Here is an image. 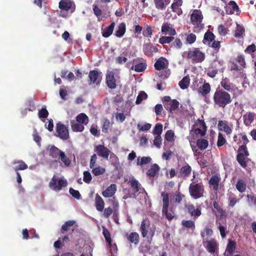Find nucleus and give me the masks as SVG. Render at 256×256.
I'll return each mask as SVG.
<instances>
[{
    "mask_svg": "<svg viewBox=\"0 0 256 256\" xmlns=\"http://www.w3.org/2000/svg\"><path fill=\"white\" fill-rule=\"evenodd\" d=\"M214 105L218 108H224L226 106L232 102L231 96L229 93L223 90L216 89L213 96Z\"/></svg>",
    "mask_w": 256,
    "mask_h": 256,
    "instance_id": "1",
    "label": "nucleus"
},
{
    "mask_svg": "<svg viewBox=\"0 0 256 256\" xmlns=\"http://www.w3.org/2000/svg\"><path fill=\"white\" fill-rule=\"evenodd\" d=\"M186 54V58L190 60L193 64L201 63L205 59V54L202 52L199 48H192L188 52L184 53L182 56Z\"/></svg>",
    "mask_w": 256,
    "mask_h": 256,
    "instance_id": "2",
    "label": "nucleus"
},
{
    "mask_svg": "<svg viewBox=\"0 0 256 256\" xmlns=\"http://www.w3.org/2000/svg\"><path fill=\"white\" fill-rule=\"evenodd\" d=\"M190 196L195 200L202 198L204 192V187L202 182H192L188 188Z\"/></svg>",
    "mask_w": 256,
    "mask_h": 256,
    "instance_id": "3",
    "label": "nucleus"
},
{
    "mask_svg": "<svg viewBox=\"0 0 256 256\" xmlns=\"http://www.w3.org/2000/svg\"><path fill=\"white\" fill-rule=\"evenodd\" d=\"M250 154L246 146L242 144L240 146L238 150L236 159L240 166L244 168L247 167V162Z\"/></svg>",
    "mask_w": 256,
    "mask_h": 256,
    "instance_id": "4",
    "label": "nucleus"
},
{
    "mask_svg": "<svg viewBox=\"0 0 256 256\" xmlns=\"http://www.w3.org/2000/svg\"><path fill=\"white\" fill-rule=\"evenodd\" d=\"M161 196L162 202V214L164 215L168 220H172L174 218V214L172 210H170V212L168 211L170 204L169 195L166 192H161Z\"/></svg>",
    "mask_w": 256,
    "mask_h": 256,
    "instance_id": "5",
    "label": "nucleus"
},
{
    "mask_svg": "<svg viewBox=\"0 0 256 256\" xmlns=\"http://www.w3.org/2000/svg\"><path fill=\"white\" fill-rule=\"evenodd\" d=\"M202 12L200 10H194L190 14V20L194 26L195 31H199L204 28V24H202L203 20Z\"/></svg>",
    "mask_w": 256,
    "mask_h": 256,
    "instance_id": "6",
    "label": "nucleus"
},
{
    "mask_svg": "<svg viewBox=\"0 0 256 256\" xmlns=\"http://www.w3.org/2000/svg\"><path fill=\"white\" fill-rule=\"evenodd\" d=\"M206 130H204L200 128L192 126V128L190 133V136L188 140L190 142L191 147L193 150L196 148L195 146L192 145V142H194V140L197 139L200 136H202L206 134Z\"/></svg>",
    "mask_w": 256,
    "mask_h": 256,
    "instance_id": "7",
    "label": "nucleus"
},
{
    "mask_svg": "<svg viewBox=\"0 0 256 256\" xmlns=\"http://www.w3.org/2000/svg\"><path fill=\"white\" fill-rule=\"evenodd\" d=\"M68 185L66 180L60 178L58 180L54 176L51 179L49 186L52 190L55 191H60L62 187H66Z\"/></svg>",
    "mask_w": 256,
    "mask_h": 256,
    "instance_id": "8",
    "label": "nucleus"
},
{
    "mask_svg": "<svg viewBox=\"0 0 256 256\" xmlns=\"http://www.w3.org/2000/svg\"><path fill=\"white\" fill-rule=\"evenodd\" d=\"M203 244L208 252L211 254L216 252L218 250V244L214 238L210 240L206 239L203 241Z\"/></svg>",
    "mask_w": 256,
    "mask_h": 256,
    "instance_id": "9",
    "label": "nucleus"
},
{
    "mask_svg": "<svg viewBox=\"0 0 256 256\" xmlns=\"http://www.w3.org/2000/svg\"><path fill=\"white\" fill-rule=\"evenodd\" d=\"M56 132L58 136L63 140H66L69 138V133L68 128L60 122H58L56 125Z\"/></svg>",
    "mask_w": 256,
    "mask_h": 256,
    "instance_id": "10",
    "label": "nucleus"
},
{
    "mask_svg": "<svg viewBox=\"0 0 256 256\" xmlns=\"http://www.w3.org/2000/svg\"><path fill=\"white\" fill-rule=\"evenodd\" d=\"M186 212L190 215L194 219L197 218L201 214V208H196L192 204H188L184 206Z\"/></svg>",
    "mask_w": 256,
    "mask_h": 256,
    "instance_id": "11",
    "label": "nucleus"
},
{
    "mask_svg": "<svg viewBox=\"0 0 256 256\" xmlns=\"http://www.w3.org/2000/svg\"><path fill=\"white\" fill-rule=\"evenodd\" d=\"M218 127L219 130L223 131L228 135L232 133L233 124L232 123L228 124L226 121L220 120L218 122Z\"/></svg>",
    "mask_w": 256,
    "mask_h": 256,
    "instance_id": "12",
    "label": "nucleus"
},
{
    "mask_svg": "<svg viewBox=\"0 0 256 256\" xmlns=\"http://www.w3.org/2000/svg\"><path fill=\"white\" fill-rule=\"evenodd\" d=\"M94 152L97 154L104 159L108 160L110 153V150L102 144H98L94 148Z\"/></svg>",
    "mask_w": 256,
    "mask_h": 256,
    "instance_id": "13",
    "label": "nucleus"
},
{
    "mask_svg": "<svg viewBox=\"0 0 256 256\" xmlns=\"http://www.w3.org/2000/svg\"><path fill=\"white\" fill-rule=\"evenodd\" d=\"M106 83L107 86L112 90L116 88V80L112 72H108L106 75Z\"/></svg>",
    "mask_w": 256,
    "mask_h": 256,
    "instance_id": "14",
    "label": "nucleus"
},
{
    "mask_svg": "<svg viewBox=\"0 0 256 256\" xmlns=\"http://www.w3.org/2000/svg\"><path fill=\"white\" fill-rule=\"evenodd\" d=\"M88 82L90 84L94 83L97 84H100L102 80V76H99L98 72L97 70H90L88 74Z\"/></svg>",
    "mask_w": 256,
    "mask_h": 256,
    "instance_id": "15",
    "label": "nucleus"
},
{
    "mask_svg": "<svg viewBox=\"0 0 256 256\" xmlns=\"http://www.w3.org/2000/svg\"><path fill=\"white\" fill-rule=\"evenodd\" d=\"M161 31L164 34L174 36L176 32L174 28H173L170 24L164 22L162 26Z\"/></svg>",
    "mask_w": 256,
    "mask_h": 256,
    "instance_id": "16",
    "label": "nucleus"
},
{
    "mask_svg": "<svg viewBox=\"0 0 256 256\" xmlns=\"http://www.w3.org/2000/svg\"><path fill=\"white\" fill-rule=\"evenodd\" d=\"M112 202V205L114 208L113 218L115 222L118 224V208L119 204L115 197L110 200Z\"/></svg>",
    "mask_w": 256,
    "mask_h": 256,
    "instance_id": "17",
    "label": "nucleus"
},
{
    "mask_svg": "<svg viewBox=\"0 0 256 256\" xmlns=\"http://www.w3.org/2000/svg\"><path fill=\"white\" fill-rule=\"evenodd\" d=\"M192 170L191 166L189 164H186L180 169L178 176L186 179L190 175Z\"/></svg>",
    "mask_w": 256,
    "mask_h": 256,
    "instance_id": "18",
    "label": "nucleus"
},
{
    "mask_svg": "<svg viewBox=\"0 0 256 256\" xmlns=\"http://www.w3.org/2000/svg\"><path fill=\"white\" fill-rule=\"evenodd\" d=\"M168 60L163 57H161L156 62L154 66L156 70H160L164 69L168 66Z\"/></svg>",
    "mask_w": 256,
    "mask_h": 256,
    "instance_id": "19",
    "label": "nucleus"
},
{
    "mask_svg": "<svg viewBox=\"0 0 256 256\" xmlns=\"http://www.w3.org/2000/svg\"><path fill=\"white\" fill-rule=\"evenodd\" d=\"M116 191V186L115 184H111L104 191L102 192V195L104 198H111Z\"/></svg>",
    "mask_w": 256,
    "mask_h": 256,
    "instance_id": "20",
    "label": "nucleus"
},
{
    "mask_svg": "<svg viewBox=\"0 0 256 256\" xmlns=\"http://www.w3.org/2000/svg\"><path fill=\"white\" fill-rule=\"evenodd\" d=\"M236 242L234 240H228L226 248L224 252L225 256H230L234 252L236 249Z\"/></svg>",
    "mask_w": 256,
    "mask_h": 256,
    "instance_id": "21",
    "label": "nucleus"
},
{
    "mask_svg": "<svg viewBox=\"0 0 256 256\" xmlns=\"http://www.w3.org/2000/svg\"><path fill=\"white\" fill-rule=\"evenodd\" d=\"M137 60H133V63L136 64L134 66L133 64L130 67V70H134L138 72H144L146 68V64L145 62L137 63Z\"/></svg>",
    "mask_w": 256,
    "mask_h": 256,
    "instance_id": "22",
    "label": "nucleus"
},
{
    "mask_svg": "<svg viewBox=\"0 0 256 256\" xmlns=\"http://www.w3.org/2000/svg\"><path fill=\"white\" fill-rule=\"evenodd\" d=\"M244 123L246 126H250L254 122L255 118V114L254 112H249L243 116Z\"/></svg>",
    "mask_w": 256,
    "mask_h": 256,
    "instance_id": "23",
    "label": "nucleus"
},
{
    "mask_svg": "<svg viewBox=\"0 0 256 256\" xmlns=\"http://www.w3.org/2000/svg\"><path fill=\"white\" fill-rule=\"evenodd\" d=\"M179 102L176 99L172 100L170 103H164V108L170 112H172L178 109Z\"/></svg>",
    "mask_w": 256,
    "mask_h": 256,
    "instance_id": "24",
    "label": "nucleus"
},
{
    "mask_svg": "<svg viewBox=\"0 0 256 256\" xmlns=\"http://www.w3.org/2000/svg\"><path fill=\"white\" fill-rule=\"evenodd\" d=\"M95 206L96 210L98 212H102L104 210V202L102 197L98 194H96L95 196Z\"/></svg>",
    "mask_w": 256,
    "mask_h": 256,
    "instance_id": "25",
    "label": "nucleus"
},
{
    "mask_svg": "<svg viewBox=\"0 0 256 256\" xmlns=\"http://www.w3.org/2000/svg\"><path fill=\"white\" fill-rule=\"evenodd\" d=\"M213 206L214 208L216 210L217 212L219 214V216L220 218H226L228 216V214L226 212V210H223L222 207V205L218 203L217 201L213 202Z\"/></svg>",
    "mask_w": 256,
    "mask_h": 256,
    "instance_id": "26",
    "label": "nucleus"
},
{
    "mask_svg": "<svg viewBox=\"0 0 256 256\" xmlns=\"http://www.w3.org/2000/svg\"><path fill=\"white\" fill-rule=\"evenodd\" d=\"M246 182L245 180L242 178L238 180L236 184V188L240 193L244 192L246 189Z\"/></svg>",
    "mask_w": 256,
    "mask_h": 256,
    "instance_id": "27",
    "label": "nucleus"
},
{
    "mask_svg": "<svg viewBox=\"0 0 256 256\" xmlns=\"http://www.w3.org/2000/svg\"><path fill=\"white\" fill-rule=\"evenodd\" d=\"M62 151L54 146H52L48 150V155L53 158H58Z\"/></svg>",
    "mask_w": 256,
    "mask_h": 256,
    "instance_id": "28",
    "label": "nucleus"
},
{
    "mask_svg": "<svg viewBox=\"0 0 256 256\" xmlns=\"http://www.w3.org/2000/svg\"><path fill=\"white\" fill-rule=\"evenodd\" d=\"M156 8L160 10H165L166 6L169 4L170 0H154Z\"/></svg>",
    "mask_w": 256,
    "mask_h": 256,
    "instance_id": "29",
    "label": "nucleus"
},
{
    "mask_svg": "<svg viewBox=\"0 0 256 256\" xmlns=\"http://www.w3.org/2000/svg\"><path fill=\"white\" fill-rule=\"evenodd\" d=\"M12 164L16 165L14 168L16 172H18V170H25L28 168V165L22 160L14 161Z\"/></svg>",
    "mask_w": 256,
    "mask_h": 256,
    "instance_id": "30",
    "label": "nucleus"
},
{
    "mask_svg": "<svg viewBox=\"0 0 256 256\" xmlns=\"http://www.w3.org/2000/svg\"><path fill=\"white\" fill-rule=\"evenodd\" d=\"M160 170V167L156 164L151 165L150 169L148 170L146 174L150 177H154Z\"/></svg>",
    "mask_w": 256,
    "mask_h": 256,
    "instance_id": "31",
    "label": "nucleus"
},
{
    "mask_svg": "<svg viewBox=\"0 0 256 256\" xmlns=\"http://www.w3.org/2000/svg\"><path fill=\"white\" fill-rule=\"evenodd\" d=\"M114 26H115V23H114V22H112L110 24V26L106 27L102 32V36L104 38H107L109 37L110 36H111L113 32Z\"/></svg>",
    "mask_w": 256,
    "mask_h": 256,
    "instance_id": "32",
    "label": "nucleus"
},
{
    "mask_svg": "<svg viewBox=\"0 0 256 256\" xmlns=\"http://www.w3.org/2000/svg\"><path fill=\"white\" fill-rule=\"evenodd\" d=\"M72 129L75 132H82L84 130V127L83 124L72 120L70 121Z\"/></svg>",
    "mask_w": 256,
    "mask_h": 256,
    "instance_id": "33",
    "label": "nucleus"
},
{
    "mask_svg": "<svg viewBox=\"0 0 256 256\" xmlns=\"http://www.w3.org/2000/svg\"><path fill=\"white\" fill-rule=\"evenodd\" d=\"M211 90L210 86L209 83L204 82L198 88V92L200 93L203 96H206L210 93Z\"/></svg>",
    "mask_w": 256,
    "mask_h": 256,
    "instance_id": "34",
    "label": "nucleus"
},
{
    "mask_svg": "<svg viewBox=\"0 0 256 256\" xmlns=\"http://www.w3.org/2000/svg\"><path fill=\"white\" fill-rule=\"evenodd\" d=\"M72 6V2L68 0H62L59 2V8L67 12L71 8Z\"/></svg>",
    "mask_w": 256,
    "mask_h": 256,
    "instance_id": "35",
    "label": "nucleus"
},
{
    "mask_svg": "<svg viewBox=\"0 0 256 256\" xmlns=\"http://www.w3.org/2000/svg\"><path fill=\"white\" fill-rule=\"evenodd\" d=\"M220 181V178L218 176L214 175L210 178L208 182L210 185L213 186V189L216 190L218 188Z\"/></svg>",
    "mask_w": 256,
    "mask_h": 256,
    "instance_id": "36",
    "label": "nucleus"
},
{
    "mask_svg": "<svg viewBox=\"0 0 256 256\" xmlns=\"http://www.w3.org/2000/svg\"><path fill=\"white\" fill-rule=\"evenodd\" d=\"M128 240L135 245H137L140 242L139 234L136 232H131L128 237Z\"/></svg>",
    "mask_w": 256,
    "mask_h": 256,
    "instance_id": "37",
    "label": "nucleus"
},
{
    "mask_svg": "<svg viewBox=\"0 0 256 256\" xmlns=\"http://www.w3.org/2000/svg\"><path fill=\"white\" fill-rule=\"evenodd\" d=\"M126 24L124 22L120 23L118 26V30L115 32V36L118 38H122L126 32Z\"/></svg>",
    "mask_w": 256,
    "mask_h": 256,
    "instance_id": "38",
    "label": "nucleus"
},
{
    "mask_svg": "<svg viewBox=\"0 0 256 256\" xmlns=\"http://www.w3.org/2000/svg\"><path fill=\"white\" fill-rule=\"evenodd\" d=\"M220 84L222 86L226 91L231 92L232 90V84L228 78H222Z\"/></svg>",
    "mask_w": 256,
    "mask_h": 256,
    "instance_id": "39",
    "label": "nucleus"
},
{
    "mask_svg": "<svg viewBox=\"0 0 256 256\" xmlns=\"http://www.w3.org/2000/svg\"><path fill=\"white\" fill-rule=\"evenodd\" d=\"M208 145V140L204 138H200L196 141V146L200 150H206Z\"/></svg>",
    "mask_w": 256,
    "mask_h": 256,
    "instance_id": "40",
    "label": "nucleus"
},
{
    "mask_svg": "<svg viewBox=\"0 0 256 256\" xmlns=\"http://www.w3.org/2000/svg\"><path fill=\"white\" fill-rule=\"evenodd\" d=\"M76 121L82 124H86L88 122V118L85 114L80 113L76 116Z\"/></svg>",
    "mask_w": 256,
    "mask_h": 256,
    "instance_id": "41",
    "label": "nucleus"
},
{
    "mask_svg": "<svg viewBox=\"0 0 256 256\" xmlns=\"http://www.w3.org/2000/svg\"><path fill=\"white\" fill-rule=\"evenodd\" d=\"M190 82V78L189 76H186L179 82L178 85L182 89L184 90L188 87Z\"/></svg>",
    "mask_w": 256,
    "mask_h": 256,
    "instance_id": "42",
    "label": "nucleus"
},
{
    "mask_svg": "<svg viewBox=\"0 0 256 256\" xmlns=\"http://www.w3.org/2000/svg\"><path fill=\"white\" fill-rule=\"evenodd\" d=\"M216 64H213L211 67L208 68L207 71V74L210 77L214 78L218 72V69L216 68Z\"/></svg>",
    "mask_w": 256,
    "mask_h": 256,
    "instance_id": "43",
    "label": "nucleus"
},
{
    "mask_svg": "<svg viewBox=\"0 0 256 256\" xmlns=\"http://www.w3.org/2000/svg\"><path fill=\"white\" fill-rule=\"evenodd\" d=\"M152 160V159L150 156H143L140 158V157H138L137 159L136 164L138 166L150 163Z\"/></svg>",
    "mask_w": 256,
    "mask_h": 256,
    "instance_id": "44",
    "label": "nucleus"
},
{
    "mask_svg": "<svg viewBox=\"0 0 256 256\" xmlns=\"http://www.w3.org/2000/svg\"><path fill=\"white\" fill-rule=\"evenodd\" d=\"M158 48L152 45H148L146 46L144 49V54L148 56H151L153 52H157Z\"/></svg>",
    "mask_w": 256,
    "mask_h": 256,
    "instance_id": "45",
    "label": "nucleus"
},
{
    "mask_svg": "<svg viewBox=\"0 0 256 256\" xmlns=\"http://www.w3.org/2000/svg\"><path fill=\"white\" fill-rule=\"evenodd\" d=\"M58 158L60 160L61 162L63 163L66 166H68L71 164V160L62 151L60 153Z\"/></svg>",
    "mask_w": 256,
    "mask_h": 256,
    "instance_id": "46",
    "label": "nucleus"
},
{
    "mask_svg": "<svg viewBox=\"0 0 256 256\" xmlns=\"http://www.w3.org/2000/svg\"><path fill=\"white\" fill-rule=\"evenodd\" d=\"M129 183L133 188L134 194L138 192L140 190V184L138 182V180L136 179H132L129 181Z\"/></svg>",
    "mask_w": 256,
    "mask_h": 256,
    "instance_id": "47",
    "label": "nucleus"
},
{
    "mask_svg": "<svg viewBox=\"0 0 256 256\" xmlns=\"http://www.w3.org/2000/svg\"><path fill=\"white\" fill-rule=\"evenodd\" d=\"M183 46L182 42L180 38H176L172 42L170 46V48L172 49L178 50L180 49Z\"/></svg>",
    "mask_w": 256,
    "mask_h": 256,
    "instance_id": "48",
    "label": "nucleus"
},
{
    "mask_svg": "<svg viewBox=\"0 0 256 256\" xmlns=\"http://www.w3.org/2000/svg\"><path fill=\"white\" fill-rule=\"evenodd\" d=\"M228 206L231 208H234L236 204L238 202V200L236 198L234 194H230L228 198Z\"/></svg>",
    "mask_w": 256,
    "mask_h": 256,
    "instance_id": "49",
    "label": "nucleus"
},
{
    "mask_svg": "<svg viewBox=\"0 0 256 256\" xmlns=\"http://www.w3.org/2000/svg\"><path fill=\"white\" fill-rule=\"evenodd\" d=\"M92 169V172L95 176L103 174L106 172V168L100 166L98 167L94 166Z\"/></svg>",
    "mask_w": 256,
    "mask_h": 256,
    "instance_id": "50",
    "label": "nucleus"
},
{
    "mask_svg": "<svg viewBox=\"0 0 256 256\" xmlns=\"http://www.w3.org/2000/svg\"><path fill=\"white\" fill-rule=\"evenodd\" d=\"M173 36H162L159 38L158 42L160 44H170L174 40Z\"/></svg>",
    "mask_w": 256,
    "mask_h": 256,
    "instance_id": "51",
    "label": "nucleus"
},
{
    "mask_svg": "<svg viewBox=\"0 0 256 256\" xmlns=\"http://www.w3.org/2000/svg\"><path fill=\"white\" fill-rule=\"evenodd\" d=\"M228 7L230 8V14H234V12H237L239 10V8L236 3L233 0L230 1Z\"/></svg>",
    "mask_w": 256,
    "mask_h": 256,
    "instance_id": "52",
    "label": "nucleus"
},
{
    "mask_svg": "<svg viewBox=\"0 0 256 256\" xmlns=\"http://www.w3.org/2000/svg\"><path fill=\"white\" fill-rule=\"evenodd\" d=\"M75 224L74 220H68L66 221L64 224H62L61 229V232L63 234H65V232L68 231V227L72 226Z\"/></svg>",
    "mask_w": 256,
    "mask_h": 256,
    "instance_id": "53",
    "label": "nucleus"
},
{
    "mask_svg": "<svg viewBox=\"0 0 256 256\" xmlns=\"http://www.w3.org/2000/svg\"><path fill=\"white\" fill-rule=\"evenodd\" d=\"M246 198L247 202L250 206H256V196L254 194H248Z\"/></svg>",
    "mask_w": 256,
    "mask_h": 256,
    "instance_id": "54",
    "label": "nucleus"
},
{
    "mask_svg": "<svg viewBox=\"0 0 256 256\" xmlns=\"http://www.w3.org/2000/svg\"><path fill=\"white\" fill-rule=\"evenodd\" d=\"M147 98L148 94L144 92L140 91L136 98V104H140L143 100H146Z\"/></svg>",
    "mask_w": 256,
    "mask_h": 256,
    "instance_id": "55",
    "label": "nucleus"
},
{
    "mask_svg": "<svg viewBox=\"0 0 256 256\" xmlns=\"http://www.w3.org/2000/svg\"><path fill=\"white\" fill-rule=\"evenodd\" d=\"M226 142L225 136L222 133L219 132L218 135V139L217 141V146L220 147L223 146Z\"/></svg>",
    "mask_w": 256,
    "mask_h": 256,
    "instance_id": "56",
    "label": "nucleus"
},
{
    "mask_svg": "<svg viewBox=\"0 0 256 256\" xmlns=\"http://www.w3.org/2000/svg\"><path fill=\"white\" fill-rule=\"evenodd\" d=\"M215 38V36L212 32H207L204 34V40L208 42V44L212 42Z\"/></svg>",
    "mask_w": 256,
    "mask_h": 256,
    "instance_id": "57",
    "label": "nucleus"
},
{
    "mask_svg": "<svg viewBox=\"0 0 256 256\" xmlns=\"http://www.w3.org/2000/svg\"><path fill=\"white\" fill-rule=\"evenodd\" d=\"M38 117L40 118H46L48 116V112L46 106L42 107L38 112Z\"/></svg>",
    "mask_w": 256,
    "mask_h": 256,
    "instance_id": "58",
    "label": "nucleus"
},
{
    "mask_svg": "<svg viewBox=\"0 0 256 256\" xmlns=\"http://www.w3.org/2000/svg\"><path fill=\"white\" fill-rule=\"evenodd\" d=\"M216 224L218 226V229L220 232V234L222 238H224L226 237V233L225 230L226 228V226H222V223L219 222L218 220H216Z\"/></svg>",
    "mask_w": 256,
    "mask_h": 256,
    "instance_id": "59",
    "label": "nucleus"
},
{
    "mask_svg": "<svg viewBox=\"0 0 256 256\" xmlns=\"http://www.w3.org/2000/svg\"><path fill=\"white\" fill-rule=\"evenodd\" d=\"M184 197V195L180 192H176L174 196V202L176 204H180Z\"/></svg>",
    "mask_w": 256,
    "mask_h": 256,
    "instance_id": "60",
    "label": "nucleus"
},
{
    "mask_svg": "<svg viewBox=\"0 0 256 256\" xmlns=\"http://www.w3.org/2000/svg\"><path fill=\"white\" fill-rule=\"evenodd\" d=\"M162 132V124L158 123L156 124L153 130V134L157 136H160Z\"/></svg>",
    "mask_w": 256,
    "mask_h": 256,
    "instance_id": "61",
    "label": "nucleus"
},
{
    "mask_svg": "<svg viewBox=\"0 0 256 256\" xmlns=\"http://www.w3.org/2000/svg\"><path fill=\"white\" fill-rule=\"evenodd\" d=\"M102 234L106 242H108V244H110V243L112 242V239L110 232L108 229L104 228L102 230Z\"/></svg>",
    "mask_w": 256,
    "mask_h": 256,
    "instance_id": "62",
    "label": "nucleus"
},
{
    "mask_svg": "<svg viewBox=\"0 0 256 256\" xmlns=\"http://www.w3.org/2000/svg\"><path fill=\"white\" fill-rule=\"evenodd\" d=\"M140 231L142 233V236L143 238H145L148 232V230L147 229L146 224L144 220H143L141 222V225L140 227Z\"/></svg>",
    "mask_w": 256,
    "mask_h": 256,
    "instance_id": "63",
    "label": "nucleus"
},
{
    "mask_svg": "<svg viewBox=\"0 0 256 256\" xmlns=\"http://www.w3.org/2000/svg\"><path fill=\"white\" fill-rule=\"evenodd\" d=\"M142 34L144 37L151 38L152 34V28L147 25L143 30Z\"/></svg>",
    "mask_w": 256,
    "mask_h": 256,
    "instance_id": "64",
    "label": "nucleus"
}]
</instances>
